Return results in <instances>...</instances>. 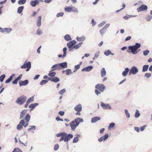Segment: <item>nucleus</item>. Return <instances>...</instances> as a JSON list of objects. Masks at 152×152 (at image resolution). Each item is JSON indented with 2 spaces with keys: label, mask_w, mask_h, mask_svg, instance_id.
<instances>
[{
  "label": "nucleus",
  "mask_w": 152,
  "mask_h": 152,
  "mask_svg": "<svg viewBox=\"0 0 152 152\" xmlns=\"http://www.w3.org/2000/svg\"><path fill=\"white\" fill-rule=\"evenodd\" d=\"M141 45L138 43H135V45L132 46H129L128 47V50L127 52L129 53L131 52L132 54H134L138 53V49L140 48Z\"/></svg>",
  "instance_id": "1"
},
{
  "label": "nucleus",
  "mask_w": 152,
  "mask_h": 152,
  "mask_svg": "<svg viewBox=\"0 0 152 152\" xmlns=\"http://www.w3.org/2000/svg\"><path fill=\"white\" fill-rule=\"evenodd\" d=\"M95 88L96 89L95 90V93L97 96L100 94V92H103L106 88L104 85L101 84H96L95 86Z\"/></svg>",
  "instance_id": "2"
},
{
  "label": "nucleus",
  "mask_w": 152,
  "mask_h": 152,
  "mask_svg": "<svg viewBox=\"0 0 152 152\" xmlns=\"http://www.w3.org/2000/svg\"><path fill=\"white\" fill-rule=\"evenodd\" d=\"M26 99V96L23 95L18 98L16 101V103L18 104L21 105L25 102Z\"/></svg>",
  "instance_id": "3"
},
{
  "label": "nucleus",
  "mask_w": 152,
  "mask_h": 152,
  "mask_svg": "<svg viewBox=\"0 0 152 152\" xmlns=\"http://www.w3.org/2000/svg\"><path fill=\"white\" fill-rule=\"evenodd\" d=\"M65 11L67 12H77L78 10L77 9L74 7H67L64 8Z\"/></svg>",
  "instance_id": "4"
},
{
  "label": "nucleus",
  "mask_w": 152,
  "mask_h": 152,
  "mask_svg": "<svg viewBox=\"0 0 152 152\" xmlns=\"http://www.w3.org/2000/svg\"><path fill=\"white\" fill-rule=\"evenodd\" d=\"M30 116L29 114L27 113L23 120L20 121L19 124H28L30 120Z\"/></svg>",
  "instance_id": "5"
},
{
  "label": "nucleus",
  "mask_w": 152,
  "mask_h": 152,
  "mask_svg": "<svg viewBox=\"0 0 152 152\" xmlns=\"http://www.w3.org/2000/svg\"><path fill=\"white\" fill-rule=\"evenodd\" d=\"M27 68L26 70V71H29L31 68V63L30 62H28L26 63H25L23 65L21 66V68L22 69H25Z\"/></svg>",
  "instance_id": "6"
},
{
  "label": "nucleus",
  "mask_w": 152,
  "mask_h": 152,
  "mask_svg": "<svg viewBox=\"0 0 152 152\" xmlns=\"http://www.w3.org/2000/svg\"><path fill=\"white\" fill-rule=\"evenodd\" d=\"M138 69L135 66H133L130 70L129 73V75H130L132 74H135L138 72Z\"/></svg>",
  "instance_id": "7"
},
{
  "label": "nucleus",
  "mask_w": 152,
  "mask_h": 152,
  "mask_svg": "<svg viewBox=\"0 0 152 152\" xmlns=\"http://www.w3.org/2000/svg\"><path fill=\"white\" fill-rule=\"evenodd\" d=\"M147 7L145 5H142L139 8H137V10L138 12L144 11L147 9Z\"/></svg>",
  "instance_id": "8"
},
{
  "label": "nucleus",
  "mask_w": 152,
  "mask_h": 152,
  "mask_svg": "<svg viewBox=\"0 0 152 152\" xmlns=\"http://www.w3.org/2000/svg\"><path fill=\"white\" fill-rule=\"evenodd\" d=\"M64 137L65 138L64 142H66L69 140L71 139L73 137V135L72 134H67L66 133V134L64 136Z\"/></svg>",
  "instance_id": "9"
},
{
  "label": "nucleus",
  "mask_w": 152,
  "mask_h": 152,
  "mask_svg": "<svg viewBox=\"0 0 152 152\" xmlns=\"http://www.w3.org/2000/svg\"><path fill=\"white\" fill-rule=\"evenodd\" d=\"M83 121V119L80 118H77L75 119V120L72 121L70 124H78L81 123H82Z\"/></svg>",
  "instance_id": "10"
},
{
  "label": "nucleus",
  "mask_w": 152,
  "mask_h": 152,
  "mask_svg": "<svg viewBox=\"0 0 152 152\" xmlns=\"http://www.w3.org/2000/svg\"><path fill=\"white\" fill-rule=\"evenodd\" d=\"M108 134H106L104 136H103L99 138L98 140L99 142H101L103 141H104L106 140L108 137Z\"/></svg>",
  "instance_id": "11"
},
{
  "label": "nucleus",
  "mask_w": 152,
  "mask_h": 152,
  "mask_svg": "<svg viewBox=\"0 0 152 152\" xmlns=\"http://www.w3.org/2000/svg\"><path fill=\"white\" fill-rule=\"evenodd\" d=\"M76 42L75 40L71 41L69 42H68L67 44V46L68 48L70 49L72 48V47L74 44L76 43Z\"/></svg>",
  "instance_id": "12"
},
{
  "label": "nucleus",
  "mask_w": 152,
  "mask_h": 152,
  "mask_svg": "<svg viewBox=\"0 0 152 152\" xmlns=\"http://www.w3.org/2000/svg\"><path fill=\"white\" fill-rule=\"evenodd\" d=\"M101 106L104 109H111V107L109 104H104L103 102H101Z\"/></svg>",
  "instance_id": "13"
},
{
  "label": "nucleus",
  "mask_w": 152,
  "mask_h": 152,
  "mask_svg": "<svg viewBox=\"0 0 152 152\" xmlns=\"http://www.w3.org/2000/svg\"><path fill=\"white\" fill-rule=\"evenodd\" d=\"M28 83V81L27 80H26L23 81L20 80L19 82V85L20 86L26 85Z\"/></svg>",
  "instance_id": "14"
},
{
  "label": "nucleus",
  "mask_w": 152,
  "mask_h": 152,
  "mask_svg": "<svg viewBox=\"0 0 152 152\" xmlns=\"http://www.w3.org/2000/svg\"><path fill=\"white\" fill-rule=\"evenodd\" d=\"M49 80L52 82H53L55 83H56L60 81L59 79L56 77H51V78H49Z\"/></svg>",
  "instance_id": "15"
},
{
  "label": "nucleus",
  "mask_w": 152,
  "mask_h": 152,
  "mask_svg": "<svg viewBox=\"0 0 152 152\" xmlns=\"http://www.w3.org/2000/svg\"><path fill=\"white\" fill-rule=\"evenodd\" d=\"M75 110L76 111H81L82 110V107L80 104L76 105L74 108Z\"/></svg>",
  "instance_id": "16"
},
{
  "label": "nucleus",
  "mask_w": 152,
  "mask_h": 152,
  "mask_svg": "<svg viewBox=\"0 0 152 152\" xmlns=\"http://www.w3.org/2000/svg\"><path fill=\"white\" fill-rule=\"evenodd\" d=\"M82 42H80L79 44H78L76 45H75L73 47H72V48L69 49V51L72 50L73 49H76L79 48L81 45L83 44Z\"/></svg>",
  "instance_id": "17"
},
{
  "label": "nucleus",
  "mask_w": 152,
  "mask_h": 152,
  "mask_svg": "<svg viewBox=\"0 0 152 152\" xmlns=\"http://www.w3.org/2000/svg\"><path fill=\"white\" fill-rule=\"evenodd\" d=\"M51 68L53 69H54V71L56 69H61L59 64H56L54 65H53L52 67Z\"/></svg>",
  "instance_id": "18"
},
{
  "label": "nucleus",
  "mask_w": 152,
  "mask_h": 152,
  "mask_svg": "<svg viewBox=\"0 0 152 152\" xmlns=\"http://www.w3.org/2000/svg\"><path fill=\"white\" fill-rule=\"evenodd\" d=\"M30 4L32 7H35L37 4H39V1L37 0H35L34 1H31L30 2Z\"/></svg>",
  "instance_id": "19"
},
{
  "label": "nucleus",
  "mask_w": 152,
  "mask_h": 152,
  "mask_svg": "<svg viewBox=\"0 0 152 152\" xmlns=\"http://www.w3.org/2000/svg\"><path fill=\"white\" fill-rule=\"evenodd\" d=\"M61 69H64L67 67V64L66 62H63L59 64Z\"/></svg>",
  "instance_id": "20"
},
{
  "label": "nucleus",
  "mask_w": 152,
  "mask_h": 152,
  "mask_svg": "<svg viewBox=\"0 0 152 152\" xmlns=\"http://www.w3.org/2000/svg\"><path fill=\"white\" fill-rule=\"evenodd\" d=\"M41 16H39L37 18V25L38 27H39L41 24Z\"/></svg>",
  "instance_id": "21"
},
{
  "label": "nucleus",
  "mask_w": 152,
  "mask_h": 152,
  "mask_svg": "<svg viewBox=\"0 0 152 152\" xmlns=\"http://www.w3.org/2000/svg\"><path fill=\"white\" fill-rule=\"evenodd\" d=\"M93 67L92 66H89L88 67L83 68L82 70V71H89L93 69Z\"/></svg>",
  "instance_id": "22"
},
{
  "label": "nucleus",
  "mask_w": 152,
  "mask_h": 152,
  "mask_svg": "<svg viewBox=\"0 0 152 152\" xmlns=\"http://www.w3.org/2000/svg\"><path fill=\"white\" fill-rule=\"evenodd\" d=\"M54 69H53L50 71L49 73L48 74V75L50 77H53L55 76L56 75V72H54Z\"/></svg>",
  "instance_id": "23"
},
{
  "label": "nucleus",
  "mask_w": 152,
  "mask_h": 152,
  "mask_svg": "<svg viewBox=\"0 0 152 152\" xmlns=\"http://www.w3.org/2000/svg\"><path fill=\"white\" fill-rule=\"evenodd\" d=\"M27 110H24L21 111L20 113V118L21 119L23 117L25 114L27 112Z\"/></svg>",
  "instance_id": "24"
},
{
  "label": "nucleus",
  "mask_w": 152,
  "mask_h": 152,
  "mask_svg": "<svg viewBox=\"0 0 152 152\" xmlns=\"http://www.w3.org/2000/svg\"><path fill=\"white\" fill-rule=\"evenodd\" d=\"M39 105L38 103H34L30 105L29 106V107L31 108L30 110H32L34 109L36 106H38Z\"/></svg>",
  "instance_id": "25"
},
{
  "label": "nucleus",
  "mask_w": 152,
  "mask_h": 152,
  "mask_svg": "<svg viewBox=\"0 0 152 152\" xmlns=\"http://www.w3.org/2000/svg\"><path fill=\"white\" fill-rule=\"evenodd\" d=\"M101 119V118L99 117H95L92 118L91 119V122L92 123H94L97 121Z\"/></svg>",
  "instance_id": "26"
},
{
  "label": "nucleus",
  "mask_w": 152,
  "mask_h": 152,
  "mask_svg": "<svg viewBox=\"0 0 152 152\" xmlns=\"http://www.w3.org/2000/svg\"><path fill=\"white\" fill-rule=\"evenodd\" d=\"M101 73L102 77H104L106 75V72L104 68H102V70L101 71Z\"/></svg>",
  "instance_id": "27"
},
{
  "label": "nucleus",
  "mask_w": 152,
  "mask_h": 152,
  "mask_svg": "<svg viewBox=\"0 0 152 152\" xmlns=\"http://www.w3.org/2000/svg\"><path fill=\"white\" fill-rule=\"evenodd\" d=\"M129 71V69L128 68H126L125 69V70L122 72V75L123 76H126L128 74Z\"/></svg>",
  "instance_id": "28"
},
{
  "label": "nucleus",
  "mask_w": 152,
  "mask_h": 152,
  "mask_svg": "<svg viewBox=\"0 0 152 152\" xmlns=\"http://www.w3.org/2000/svg\"><path fill=\"white\" fill-rule=\"evenodd\" d=\"M77 40L79 42L83 41L85 40V37L84 36H82L80 37H76Z\"/></svg>",
  "instance_id": "29"
},
{
  "label": "nucleus",
  "mask_w": 152,
  "mask_h": 152,
  "mask_svg": "<svg viewBox=\"0 0 152 152\" xmlns=\"http://www.w3.org/2000/svg\"><path fill=\"white\" fill-rule=\"evenodd\" d=\"M72 130L74 131L79 124H70Z\"/></svg>",
  "instance_id": "30"
},
{
  "label": "nucleus",
  "mask_w": 152,
  "mask_h": 152,
  "mask_svg": "<svg viewBox=\"0 0 152 152\" xmlns=\"http://www.w3.org/2000/svg\"><path fill=\"white\" fill-rule=\"evenodd\" d=\"M64 38L67 41H69L71 40V37L69 34L66 35L64 37Z\"/></svg>",
  "instance_id": "31"
},
{
  "label": "nucleus",
  "mask_w": 152,
  "mask_h": 152,
  "mask_svg": "<svg viewBox=\"0 0 152 152\" xmlns=\"http://www.w3.org/2000/svg\"><path fill=\"white\" fill-rule=\"evenodd\" d=\"M36 127L35 126H30V128H29L28 129V131H31V132L33 133H34V132L33 131V130L35 131L36 129Z\"/></svg>",
  "instance_id": "32"
},
{
  "label": "nucleus",
  "mask_w": 152,
  "mask_h": 152,
  "mask_svg": "<svg viewBox=\"0 0 152 152\" xmlns=\"http://www.w3.org/2000/svg\"><path fill=\"white\" fill-rule=\"evenodd\" d=\"M24 8V7L23 6H21L19 7L18 8V13L20 14L21 13Z\"/></svg>",
  "instance_id": "33"
},
{
  "label": "nucleus",
  "mask_w": 152,
  "mask_h": 152,
  "mask_svg": "<svg viewBox=\"0 0 152 152\" xmlns=\"http://www.w3.org/2000/svg\"><path fill=\"white\" fill-rule=\"evenodd\" d=\"M149 67L148 65H145L143 66L142 68V71L143 72H145L146 71Z\"/></svg>",
  "instance_id": "34"
},
{
  "label": "nucleus",
  "mask_w": 152,
  "mask_h": 152,
  "mask_svg": "<svg viewBox=\"0 0 152 152\" xmlns=\"http://www.w3.org/2000/svg\"><path fill=\"white\" fill-rule=\"evenodd\" d=\"M66 134V133L64 132H61L58 134H56V137H62L63 136H64Z\"/></svg>",
  "instance_id": "35"
},
{
  "label": "nucleus",
  "mask_w": 152,
  "mask_h": 152,
  "mask_svg": "<svg viewBox=\"0 0 152 152\" xmlns=\"http://www.w3.org/2000/svg\"><path fill=\"white\" fill-rule=\"evenodd\" d=\"M106 30L104 28H103L100 31V33L102 35H103L105 33Z\"/></svg>",
  "instance_id": "36"
},
{
  "label": "nucleus",
  "mask_w": 152,
  "mask_h": 152,
  "mask_svg": "<svg viewBox=\"0 0 152 152\" xmlns=\"http://www.w3.org/2000/svg\"><path fill=\"white\" fill-rule=\"evenodd\" d=\"M71 70L70 69H68L66 70V74L67 75H69L72 74Z\"/></svg>",
  "instance_id": "37"
},
{
  "label": "nucleus",
  "mask_w": 152,
  "mask_h": 152,
  "mask_svg": "<svg viewBox=\"0 0 152 152\" xmlns=\"http://www.w3.org/2000/svg\"><path fill=\"white\" fill-rule=\"evenodd\" d=\"M24 124H18L17 126V129L18 130H21L23 127V126H24Z\"/></svg>",
  "instance_id": "38"
},
{
  "label": "nucleus",
  "mask_w": 152,
  "mask_h": 152,
  "mask_svg": "<svg viewBox=\"0 0 152 152\" xmlns=\"http://www.w3.org/2000/svg\"><path fill=\"white\" fill-rule=\"evenodd\" d=\"M26 0H20L18 2V4L21 5L23 4L26 2Z\"/></svg>",
  "instance_id": "39"
},
{
  "label": "nucleus",
  "mask_w": 152,
  "mask_h": 152,
  "mask_svg": "<svg viewBox=\"0 0 152 152\" xmlns=\"http://www.w3.org/2000/svg\"><path fill=\"white\" fill-rule=\"evenodd\" d=\"M12 78L13 77L11 75L10 76L9 78L6 80L5 83H9L12 80Z\"/></svg>",
  "instance_id": "40"
},
{
  "label": "nucleus",
  "mask_w": 152,
  "mask_h": 152,
  "mask_svg": "<svg viewBox=\"0 0 152 152\" xmlns=\"http://www.w3.org/2000/svg\"><path fill=\"white\" fill-rule=\"evenodd\" d=\"M12 152H22V151L19 148H16L14 149Z\"/></svg>",
  "instance_id": "41"
},
{
  "label": "nucleus",
  "mask_w": 152,
  "mask_h": 152,
  "mask_svg": "<svg viewBox=\"0 0 152 152\" xmlns=\"http://www.w3.org/2000/svg\"><path fill=\"white\" fill-rule=\"evenodd\" d=\"M140 115L139 111L137 110L136 111L135 114V117L136 118L138 117Z\"/></svg>",
  "instance_id": "42"
},
{
  "label": "nucleus",
  "mask_w": 152,
  "mask_h": 152,
  "mask_svg": "<svg viewBox=\"0 0 152 152\" xmlns=\"http://www.w3.org/2000/svg\"><path fill=\"white\" fill-rule=\"evenodd\" d=\"M104 54L107 56H108L111 53V52L109 50H107L104 52Z\"/></svg>",
  "instance_id": "43"
},
{
  "label": "nucleus",
  "mask_w": 152,
  "mask_h": 152,
  "mask_svg": "<svg viewBox=\"0 0 152 152\" xmlns=\"http://www.w3.org/2000/svg\"><path fill=\"white\" fill-rule=\"evenodd\" d=\"M78 141V137L77 136L75 137L73 139V142L74 143H76Z\"/></svg>",
  "instance_id": "44"
},
{
  "label": "nucleus",
  "mask_w": 152,
  "mask_h": 152,
  "mask_svg": "<svg viewBox=\"0 0 152 152\" xmlns=\"http://www.w3.org/2000/svg\"><path fill=\"white\" fill-rule=\"evenodd\" d=\"M80 68V65H77L75 66V69L73 71L74 72H75L77 69Z\"/></svg>",
  "instance_id": "45"
},
{
  "label": "nucleus",
  "mask_w": 152,
  "mask_h": 152,
  "mask_svg": "<svg viewBox=\"0 0 152 152\" xmlns=\"http://www.w3.org/2000/svg\"><path fill=\"white\" fill-rule=\"evenodd\" d=\"M34 100V98L33 97H32L29 98L26 101L28 103H29L31 102H32Z\"/></svg>",
  "instance_id": "46"
},
{
  "label": "nucleus",
  "mask_w": 152,
  "mask_h": 152,
  "mask_svg": "<svg viewBox=\"0 0 152 152\" xmlns=\"http://www.w3.org/2000/svg\"><path fill=\"white\" fill-rule=\"evenodd\" d=\"M12 30V29L10 28H5V32L7 33H9Z\"/></svg>",
  "instance_id": "47"
},
{
  "label": "nucleus",
  "mask_w": 152,
  "mask_h": 152,
  "mask_svg": "<svg viewBox=\"0 0 152 152\" xmlns=\"http://www.w3.org/2000/svg\"><path fill=\"white\" fill-rule=\"evenodd\" d=\"M5 77V75L3 74L0 77V81L1 82H2L4 78Z\"/></svg>",
  "instance_id": "48"
},
{
  "label": "nucleus",
  "mask_w": 152,
  "mask_h": 152,
  "mask_svg": "<svg viewBox=\"0 0 152 152\" xmlns=\"http://www.w3.org/2000/svg\"><path fill=\"white\" fill-rule=\"evenodd\" d=\"M36 34L37 35H40L42 34L41 30L40 29H38L37 31Z\"/></svg>",
  "instance_id": "49"
},
{
  "label": "nucleus",
  "mask_w": 152,
  "mask_h": 152,
  "mask_svg": "<svg viewBox=\"0 0 152 152\" xmlns=\"http://www.w3.org/2000/svg\"><path fill=\"white\" fill-rule=\"evenodd\" d=\"M59 147V145L58 144H56L54 146V149L55 151H56L58 149Z\"/></svg>",
  "instance_id": "50"
},
{
  "label": "nucleus",
  "mask_w": 152,
  "mask_h": 152,
  "mask_svg": "<svg viewBox=\"0 0 152 152\" xmlns=\"http://www.w3.org/2000/svg\"><path fill=\"white\" fill-rule=\"evenodd\" d=\"M48 80H42L40 83V84L41 85H43L47 83Z\"/></svg>",
  "instance_id": "51"
},
{
  "label": "nucleus",
  "mask_w": 152,
  "mask_h": 152,
  "mask_svg": "<svg viewBox=\"0 0 152 152\" xmlns=\"http://www.w3.org/2000/svg\"><path fill=\"white\" fill-rule=\"evenodd\" d=\"M64 15V13L63 12L59 13L57 14L56 16L57 17L62 16Z\"/></svg>",
  "instance_id": "52"
},
{
  "label": "nucleus",
  "mask_w": 152,
  "mask_h": 152,
  "mask_svg": "<svg viewBox=\"0 0 152 152\" xmlns=\"http://www.w3.org/2000/svg\"><path fill=\"white\" fill-rule=\"evenodd\" d=\"M152 18V17L150 15H148L146 17V20L147 21H150L151 20Z\"/></svg>",
  "instance_id": "53"
},
{
  "label": "nucleus",
  "mask_w": 152,
  "mask_h": 152,
  "mask_svg": "<svg viewBox=\"0 0 152 152\" xmlns=\"http://www.w3.org/2000/svg\"><path fill=\"white\" fill-rule=\"evenodd\" d=\"M65 89H63L60 91L59 92V93L60 94L63 95V94L65 92Z\"/></svg>",
  "instance_id": "54"
},
{
  "label": "nucleus",
  "mask_w": 152,
  "mask_h": 152,
  "mask_svg": "<svg viewBox=\"0 0 152 152\" xmlns=\"http://www.w3.org/2000/svg\"><path fill=\"white\" fill-rule=\"evenodd\" d=\"M125 112L126 115V116L127 117H128V118L129 117H130V114L128 113V110H127L125 109Z\"/></svg>",
  "instance_id": "55"
},
{
  "label": "nucleus",
  "mask_w": 152,
  "mask_h": 152,
  "mask_svg": "<svg viewBox=\"0 0 152 152\" xmlns=\"http://www.w3.org/2000/svg\"><path fill=\"white\" fill-rule=\"evenodd\" d=\"M106 23V22H103L101 23L100 24H99L98 26L99 27H101L104 25Z\"/></svg>",
  "instance_id": "56"
},
{
  "label": "nucleus",
  "mask_w": 152,
  "mask_h": 152,
  "mask_svg": "<svg viewBox=\"0 0 152 152\" xmlns=\"http://www.w3.org/2000/svg\"><path fill=\"white\" fill-rule=\"evenodd\" d=\"M115 125V124H110V125L108 127V129L110 130Z\"/></svg>",
  "instance_id": "57"
},
{
  "label": "nucleus",
  "mask_w": 152,
  "mask_h": 152,
  "mask_svg": "<svg viewBox=\"0 0 152 152\" xmlns=\"http://www.w3.org/2000/svg\"><path fill=\"white\" fill-rule=\"evenodd\" d=\"M67 48L66 47L64 48L63 49L64 51V56H66V51Z\"/></svg>",
  "instance_id": "58"
},
{
  "label": "nucleus",
  "mask_w": 152,
  "mask_h": 152,
  "mask_svg": "<svg viewBox=\"0 0 152 152\" xmlns=\"http://www.w3.org/2000/svg\"><path fill=\"white\" fill-rule=\"evenodd\" d=\"M143 52L144 55L146 56L148 54L149 52L148 50H146L144 51Z\"/></svg>",
  "instance_id": "59"
},
{
  "label": "nucleus",
  "mask_w": 152,
  "mask_h": 152,
  "mask_svg": "<svg viewBox=\"0 0 152 152\" xmlns=\"http://www.w3.org/2000/svg\"><path fill=\"white\" fill-rule=\"evenodd\" d=\"M151 75V74L150 73H147L145 75V76L147 78L149 77Z\"/></svg>",
  "instance_id": "60"
},
{
  "label": "nucleus",
  "mask_w": 152,
  "mask_h": 152,
  "mask_svg": "<svg viewBox=\"0 0 152 152\" xmlns=\"http://www.w3.org/2000/svg\"><path fill=\"white\" fill-rule=\"evenodd\" d=\"M147 126L146 125H145L142 126V127H141L140 128V130L141 131H143L144 129H145V127H146Z\"/></svg>",
  "instance_id": "61"
},
{
  "label": "nucleus",
  "mask_w": 152,
  "mask_h": 152,
  "mask_svg": "<svg viewBox=\"0 0 152 152\" xmlns=\"http://www.w3.org/2000/svg\"><path fill=\"white\" fill-rule=\"evenodd\" d=\"M58 114L62 116L64 115V111H60L58 112Z\"/></svg>",
  "instance_id": "62"
},
{
  "label": "nucleus",
  "mask_w": 152,
  "mask_h": 152,
  "mask_svg": "<svg viewBox=\"0 0 152 152\" xmlns=\"http://www.w3.org/2000/svg\"><path fill=\"white\" fill-rule=\"evenodd\" d=\"M134 130L137 132H139L140 131V129L138 127H134Z\"/></svg>",
  "instance_id": "63"
},
{
  "label": "nucleus",
  "mask_w": 152,
  "mask_h": 152,
  "mask_svg": "<svg viewBox=\"0 0 152 152\" xmlns=\"http://www.w3.org/2000/svg\"><path fill=\"white\" fill-rule=\"evenodd\" d=\"M0 31L1 33L5 32V28H3L0 27Z\"/></svg>",
  "instance_id": "64"
}]
</instances>
